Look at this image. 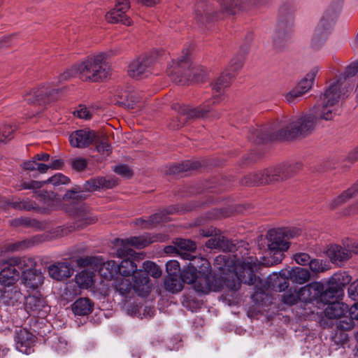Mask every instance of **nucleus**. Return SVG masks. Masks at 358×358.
I'll use <instances>...</instances> for the list:
<instances>
[{
  "mask_svg": "<svg viewBox=\"0 0 358 358\" xmlns=\"http://www.w3.org/2000/svg\"><path fill=\"white\" fill-rule=\"evenodd\" d=\"M243 63V57L239 56L233 58L230 61L225 71L222 73L220 76L213 84V91L220 94L214 95L211 99L208 100L202 106L196 108H190L187 106L180 105L179 103H173L171 105V108L176 110L179 116L176 120H173L169 123V127L173 130L178 129L185 124L187 120L207 117L208 113L211 110L210 106L221 101V93L229 87L231 78L242 68Z\"/></svg>",
  "mask_w": 358,
  "mask_h": 358,
  "instance_id": "nucleus-1",
  "label": "nucleus"
},
{
  "mask_svg": "<svg viewBox=\"0 0 358 358\" xmlns=\"http://www.w3.org/2000/svg\"><path fill=\"white\" fill-rule=\"evenodd\" d=\"M317 121L313 113L306 114L292 122L284 117L271 127L252 129L249 138L255 143L259 144L272 141L292 140L297 137H305L313 131Z\"/></svg>",
  "mask_w": 358,
  "mask_h": 358,
  "instance_id": "nucleus-2",
  "label": "nucleus"
},
{
  "mask_svg": "<svg viewBox=\"0 0 358 358\" xmlns=\"http://www.w3.org/2000/svg\"><path fill=\"white\" fill-rule=\"evenodd\" d=\"M106 59V54L104 52L89 55L79 63L66 69L61 75V79L66 80L78 76L85 81H100L107 78L108 75L105 64Z\"/></svg>",
  "mask_w": 358,
  "mask_h": 358,
  "instance_id": "nucleus-3",
  "label": "nucleus"
},
{
  "mask_svg": "<svg viewBox=\"0 0 358 358\" xmlns=\"http://www.w3.org/2000/svg\"><path fill=\"white\" fill-rule=\"evenodd\" d=\"M216 10L209 0H196L194 13L198 23L203 24L211 19L224 20L228 16L237 14L242 8V0H216Z\"/></svg>",
  "mask_w": 358,
  "mask_h": 358,
  "instance_id": "nucleus-4",
  "label": "nucleus"
},
{
  "mask_svg": "<svg viewBox=\"0 0 358 358\" xmlns=\"http://www.w3.org/2000/svg\"><path fill=\"white\" fill-rule=\"evenodd\" d=\"M151 241L147 236L143 235L139 236H131L127 238H117L115 243L120 246L117 250V255L123 259L118 265V272L122 276L128 277L133 275L137 269V264L134 262L136 253L130 246L137 248H143L150 245Z\"/></svg>",
  "mask_w": 358,
  "mask_h": 358,
  "instance_id": "nucleus-5",
  "label": "nucleus"
},
{
  "mask_svg": "<svg viewBox=\"0 0 358 358\" xmlns=\"http://www.w3.org/2000/svg\"><path fill=\"white\" fill-rule=\"evenodd\" d=\"M301 164H283L276 167L266 169L263 171L248 176L247 184L249 185H266L271 182L282 180L291 177L300 169Z\"/></svg>",
  "mask_w": 358,
  "mask_h": 358,
  "instance_id": "nucleus-6",
  "label": "nucleus"
},
{
  "mask_svg": "<svg viewBox=\"0 0 358 358\" xmlns=\"http://www.w3.org/2000/svg\"><path fill=\"white\" fill-rule=\"evenodd\" d=\"M189 67L187 62V54L178 58L177 61H173V64L168 68V75L171 79L180 84H185L183 80V76L187 77V81L203 82L206 78V72L203 69L192 67L186 69Z\"/></svg>",
  "mask_w": 358,
  "mask_h": 358,
  "instance_id": "nucleus-7",
  "label": "nucleus"
},
{
  "mask_svg": "<svg viewBox=\"0 0 358 358\" xmlns=\"http://www.w3.org/2000/svg\"><path fill=\"white\" fill-rule=\"evenodd\" d=\"M268 261L264 264L273 266L282 262L284 252L289 247V242L285 239L284 234L276 229L269 230L268 235Z\"/></svg>",
  "mask_w": 358,
  "mask_h": 358,
  "instance_id": "nucleus-8",
  "label": "nucleus"
},
{
  "mask_svg": "<svg viewBox=\"0 0 358 358\" xmlns=\"http://www.w3.org/2000/svg\"><path fill=\"white\" fill-rule=\"evenodd\" d=\"M117 185V181L111 178H94L85 181L83 189L79 187L73 190H68L64 197L69 199L83 200L88 196L86 192H95L101 189H112Z\"/></svg>",
  "mask_w": 358,
  "mask_h": 358,
  "instance_id": "nucleus-9",
  "label": "nucleus"
},
{
  "mask_svg": "<svg viewBox=\"0 0 358 358\" xmlns=\"http://www.w3.org/2000/svg\"><path fill=\"white\" fill-rule=\"evenodd\" d=\"M257 266V264L252 260V257L242 261L236 268V277L239 282L228 280L226 284L227 287L233 291H237L240 288L241 282L248 285H255L257 280L255 273Z\"/></svg>",
  "mask_w": 358,
  "mask_h": 358,
  "instance_id": "nucleus-10",
  "label": "nucleus"
},
{
  "mask_svg": "<svg viewBox=\"0 0 358 358\" xmlns=\"http://www.w3.org/2000/svg\"><path fill=\"white\" fill-rule=\"evenodd\" d=\"M22 266L20 273L22 279L26 285L30 288L36 289L43 283V277L40 269H37L36 262L31 257H21Z\"/></svg>",
  "mask_w": 358,
  "mask_h": 358,
  "instance_id": "nucleus-11",
  "label": "nucleus"
},
{
  "mask_svg": "<svg viewBox=\"0 0 358 358\" xmlns=\"http://www.w3.org/2000/svg\"><path fill=\"white\" fill-rule=\"evenodd\" d=\"M348 248L338 245H332L327 250V255L331 259V262L340 265L343 262L348 260L352 253L358 254V243L353 241L351 244L347 245Z\"/></svg>",
  "mask_w": 358,
  "mask_h": 358,
  "instance_id": "nucleus-12",
  "label": "nucleus"
},
{
  "mask_svg": "<svg viewBox=\"0 0 358 358\" xmlns=\"http://www.w3.org/2000/svg\"><path fill=\"white\" fill-rule=\"evenodd\" d=\"M24 262V261H22ZM8 266L0 271V285L9 287L15 283L20 273L21 257H12L8 261Z\"/></svg>",
  "mask_w": 358,
  "mask_h": 358,
  "instance_id": "nucleus-13",
  "label": "nucleus"
},
{
  "mask_svg": "<svg viewBox=\"0 0 358 358\" xmlns=\"http://www.w3.org/2000/svg\"><path fill=\"white\" fill-rule=\"evenodd\" d=\"M130 8L129 0H116L115 8L106 14V20L109 23H121L129 26L131 20L126 15Z\"/></svg>",
  "mask_w": 358,
  "mask_h": 358,
  "instance_id": "nucleus-14",
  "label": "nucleus"
},
{
  "mask_svg": "<svg viewBox=\"0 0 358 358\" xmlns=\"http://www.w3.org/2000/svg\"><path fill=\"white\" fill-rule=\"evenodd\" d=\"M15 347L20 352L29 355L34 352V346L37 338L27 329L17 327L15 331Z\"/></svg>",
  "mask_w": 358,
  "mask_h": 358,
  "instance_id": "nucleus-15",
  "label": "nucleus"
},
{
  "mask_svg": "<svg viewBox=\"0 0 358 358\" xmlns=\"http://www.w3.org/2000/svg\"><path fill=\"white\" fill-rule=\"evenodd\" d=\"M96 137L95 133L90 129H80L69 136V141L74 148H83L89 146Z\"/></svg>",
  "mask_w": 358,
  "mask_h": 358,
  "instance_id": "nucleus-16",
  "label": "nucleus"
},
{
  "mask_svg": "<svg viewBox=\"0 0 358 358\" xmlns=\"http://www.w3.org/2000/svg\"><path fill=\"white\" fill-rule=\"evenodd\" d=\"M343 83H341V78L331 84L320 96V102L328 103L331 106H338V102L341 99V88Z\"/></svg>",
  "mask_w": 358,
  "mask_h": 358,
  "instance_id": "nucleus-17",
  "label": "nucleus"
},
{
  "mask_svg": "<svg viewBox=\"0 0 358 358\" xmlns=\"http://www.w3.org/2000/svg\"><path fill=\"white\" fill-rule=\"evenodd\" d=\"M322 291L321 282L309 283L298 291L299 300L305 303H311L315 300L319 301V294Z\"/></svg>",
  "mask_w": 358,
  "mask_h": 358,
  "instance_id": "nucleus-18",
  "label": "nucleus"
},
{
  "mask_svg": "<svg viewBox=\"0 0 358 358\" xmlns=\"http://www.w3.org/2000/svg\"><path fill=\"white\" fill-rule=\"evenodd\" d=\"M279 275L284 279H289L292 282L299 285L307 282L310 278V271L307 268L298 266L289 271L281 270Z\"/></svg>",
  "mask_w": 358,
  "mask_h": 358,
  "instance_id": "nucleus-19",
  "label": "nucleus"
},
{
  "mask_svg": "<svg viewBox=\"0 0 358 358\" xmlns=\"http://www.w3.org/2000/svg\"><path fill=\"white\" fill-rule=\"evenodd\" d=\"M198 280L196 281V283L194 285V289L196 292L202 293V294H208L211 291H217L218 290L216 285L214 284V282L216 281V279L211 274V270L205 273H199Z\"/></svg>",
  "mask_w": 358,
  "mask_h": 358,
  "instance_id": "nucleus-20",
  "label": "nucleus"
},
{
  "mask_svg": "<svg viewBox=\"0 0 358 358\" xmlns=\"http://www.w3.org/2000/svg\"><path fill=\"white\" fill-rule=\"evenodd\" d=\"M181 257L189 260L187 267L198 271L199 273L206 274V272L211 270L210 264L206 258L193 255L190 252H182Z\"/></svg>",
  "mask_w": 358,
  "mask_h": 358,
  "instance_id": "nucleus-21",
  "label": "nucleus"
},
{
  "mask_svg": "<svg viewBox=\"0 0 358 358\" xmlns=\"http://www.w3.org/2000/svg\"><path fill=\"white\" fill-rule=\"evenodd\" d=\"M50 276L57 280H62L72 275L73 269L70 263L58 262L48 267Z\"/></svg>",
  "mask_w": 358,
  "mask_h": 358,
  "instance_id": "nucleus-22",
  "label": "nucleus"
},
{
  "mask_svg": "<svg viewBox=\"0 0 358 358\" xmlns=\"http://www.w3.org/2000/svg\"><path fill=\"white\" fill-rule=\"evenodd\" d=\"M134 284L133 287L135 292L139 296H145L148 294L149 290V276L143 270L139 269L133 274Z\"/></svg>",
  "mask_w": 358,
  "mask_h": 358,
  "instance_id": "nucleus-23",
  "label": "nucleus"
},
{
  "mask_svg": "<svg viewBox=\"0 0 358 358\" xmlns=\"http://www.w3.org/2000/svg\"><path fill=\"white\" fill-rule=\"evenodd\" d=\"M153 64L151 57L138 59L131 62L129 66V76L136 78L145 74Z\"/></svg>",
  "mask_w": 358,
  "mask_h": 358,
  "instance_id": "nucleus-24",
  "label": "nucleus"
},
{
  "mask_svg": "<svg viewBox=\"0 0 358 358\" xmlns=\"http://www.w3.org/2000/svg\"><path fill=\"white\" fill-rule=\"evenodd\" d=\"M338 106L320 102L314 107L313 114L317 120H331L338 115Z\"/></svg>",
  "mask_w": 358,
  "mask_h": 358,
  "instance_id": "nucleus-25",
  "label": "nucleus"
},
{
  "mask_svg": "<svg viewBox=\"0 0 358 358\" xmlns=\"http://www.w3.org/2000/svg\"><path fill=\"white\" fill-rule=\"evenodd\" d=\"M358 194V180L353 184L350 188L343 191L338 196L333 199L330 203L329 207L331 209H335L341 205L345 203L350 199L356 196Z\"/></svg>",
  "mask_w": 358,
  "mask_h": 358,
  "instance_id": "nucleus-26",
  "label": "nucleus"
},
{
  "mask_svg": "<svg viewBox=\"0 0 358 358\" xmlns=\"http://www.w3.org/2000/svg\"><path fill=\"white\" fill-rule=\"evenodd\" d=\"M26 308L38 317L44 318L45 299L43 297L36 295L29 296L26 303Z\"/></svg>",
  "mask_w": 358,
  "mask_h": 358,
  "instance_id": "nucleus-27",
  "label": "nucleus"
},
{
  "mask_svg": "<svg viewBox=\"0 0 358 358\" xmlns=\"http://www.w3.org/2000/svg\"><path fill=\"white\" fill-rule=\"evenodd\" d=\"M348 306L346 304L333 301L327 304L324 313L325 316L329 319H339L348 312Z\"/></svg>",
  "mask_w": 358,
  "mask_h": 358,
  "instance_id": "nucleus-28",
  "label": "nucleus"
},
{
  "mask_svg": "<svg viewBox=\"0 0 358 358\" xmlns=\"http://www.w3.org/2000/svg\"><path fill=\"white\" fill-rule=\"evenodd\" d=\"M94 303L88 298H79L73 303L72 310L77 315H87L93 310Z\"/></svg>",
  "mask_w": 358,
  "mask_h": 358,
  "instance_id": "nucleus-29",
  "label": "nucleus"
},
{
  "mask_svg": "<svg viewBox=\"0 0 358 358\" xmlns=\"http://www.w3.org/2000/svg\"><path fill=\"white\" fill-rule=\"evenodd\" d=\"M339 292L340 290L331 285L329 281L326 287L322 283V291L319 294V301L327 305L333 301H336Z\"/></svg>",
  "mask_w": 358,
  "mask_h": 358,
  "instance_id": "nucleus-30",
  "label": "nucleus"
},
{
  "mask_svg": "<svg viewBox=\"0 0 358 358\" xmlns=\"http://www.w3.org/2000/svg\"><path fill=\"white\" fill-rule=\"evenodd\" d=\"M201 166V163L198 161L187 160L182 163L171 165L169 168V173L171 174H178L188 171L196 170Z\"/></svg>",
  "mask_w": 358,
  "mask_h": 358,
  "instance_id": "nucleus-31",
  "label": "nucleus"
},
{
  "mask_svg": "<svg viewBox=\"0 0 358 358\" xmlns=\"http://www.w3.org/2000/svg\"><path fill=\"white\" fill-rule=\"evenodd\" d=\"M76 284L80 289H88L94 282V273L87 270L78 272L75 276Z\"/></svg>",
  "mask_w": 358,
  "mask_h": 358,
  "instance_id": "nucleus-32",
  "label": "nucleus"
},
{
  "mask_svg": "<svg viewBox=\"0 0 358 358\" xmlns=\"http://www.w3.org/2000/svg\"><path fill=\"white\" fill-rule=\"evenodd\" d=\"M183 283L181 275H167L164 280V287L172 293H176L182 290Z\"/></svg>",
  "mask_w": 358,
  "mask_h": 358,
  "instance_id": "nucleus-33",
  "label": "nucleus"
},
{
  "mask_svg": "<svg viewBox=\"0 0 358 358\" xmlns=\"http://www.w3.org/2000/svg\"><path fill=\"white\" fill-rule=\"evenodd\" d=\"M334 24L333 19L323 17L315 30V38L324 39L329 34V30Z\"/></svg>",
  "mask_w": 358,
  "mask_h": 358,
  "instance_id": "nucleus-34",
  "label": "nucleus"
},
{
  "mask_svg": "<svg viewBox=\"0 0 358 358\" xmlns=\"http://www.w3.org/2000/svg\"><path fill=\"white\" fill-rule=\"evenodd\" d=\"M351 280V275L348 272L343 271L334 273L329 281L341 291L344 287L350 284Z\"/></svg>",
  "mask_w": 358,
  "mask_h": 358,
  "instance_id": "nucleus-35",
  "label": "nucleus"
},
{
  "mask_svg": "<svg viewBox=\"0 0 358 358\" xmlns=\"http://www.w3.org/2000/svg\"><path fill=\"white\" fill-rule=\"evenodd\" d=\"M45 185V181L31 180L29 182H22L20 184L21 189H32L34 193V196L41 201H45V193L43 191H38Z\"/></svg>",
  "mask_w": 358,
  "mask_h": 358,
  "instance_id": "nucleus-36",
  "label": "nucleus"
},
{
  "mask_svg": "<svg viewBox=\"0 0 358 358\" xmlns=\"http://www.w3.org/2000/svg\"><path fill=\"white\" fill-rule=\"evenodd\" d=\"M99 272L105 279L110 280L119 274L118 265L114 260H108L102 264Z\"/></svg>",
  "mask_w": 358,
  "mask_h": 358,
  "instance_id": "nucleus-37",
  "label": "nucleus"
},
{
  "mask_svg": "<svg viewBox=\"0 0 358 358\" xmlns=\"http://www.w3.org/2000/svg\"><path fill=\"white\" fill-rule=\"evenodd\" d=\"M51 348L58 354L64 355L69 351L67 341L62 336L54 335L49 338Z\"/></svg>",
  "mask_w": 358,
  "mask_h": 358,
  "instance_id": "nucleus-38",
  "label": "nucleus"
},
{
  "mask_svg": "<svg viewBox=\"0 0 358 358\" xmlns=\"http://www.w3.org/2000/svg\"><path fill=\"white\" fill-rule=\"evenodd\" d=\"M170 213H171L170 211L166 213L164 211L158 212L150 215L147 220L140 219V221L145 227H152L157 224L166 222L168 219L167 215Z\"/></svg>",
  "mask_w": 358,
  "mask_h": 358,
  "instance_id": "nucleus-39",
  "label": "nucleus"
},
{
  "mask_svg": "<svg viewBox=\"0 0 358 358\" xmlns=\"http://www.w3.org/2000/svg\"><path fill=\"white\" fill-rule=\"evenodd\" d=\"M2 297L5 303L9 306H14L18 303H20L23 296L17 287H13L5 291Z\"/></svg>",
  "mask_w": 358,
  "mask_h": 358,
  "instance_id": "nucleus-40",
  "label": "nucleus"
},
{
  "mask_svg": "<svg viewBox=\"0 0 358 358\" xmlns=\"http://www.w3.org/2000/svg\"><path fill=\"white\" fill-rule=\"evenodd\" d=\"M318 72L317 67H315L308 72L304 78H303L296 85L300 89L302 90V92L306 93L313 87L315 76Z\"/></svg>",
  "mask_w": 358,
  "mask_h": 358,
  "instance_id": "nucleus-41",
  "label": "nucleus"
},
{
  "mask_svg": "<svg viewBox=\"0 0 358 358\" xmlns=\"http://www.w3.org/2000/svg\"><path fill=\"white\" fill-rule=\"evenodd\" d=\"M115 288L120 295L127 297L134 289L133 285L129 279L124 278H117L115 282Z\"/></svg>",
  "mask_w": 358,
  "mask_h": 358,
  "instance_id": "nucleus-42",
  "label": "nucleus"
},
{
  "mask_svg": "<svg viewBox=\"0 0 358 358\" xmlns=\"http://www.w3.org/2000/svg\"><path fill=\"white\" fill-rule=\"evenodd\" d=\"M174 243L178 249L181 250L180 255L182 252H190L192 254L196 249V243L189 239L176 238Z\"/></svg>",
  "mask_w": 358,
  "mask_h": 358,
  "instance_id": "nucleus-43",
  "label": "nucleus"
},
{
  "mask_svg": "<svg viewBox=\"0 0 358 358\" xmlns=\"http://www.w3.org/2000/svg\"><path fill=\"white\" fill-rule=\"evenodd\" d=\"M6 203L8 206L11 207L12 208L20 210H36L37 211H39L41 210L40 208L36 206V203H33L29 200H22L20 201H7Z\"/></svg>",
  "mask_w": 358,
  "mask_h": 358,
  "instance_id": "nucleus-44",
  "label": "nucleus"
},
{
  "mask_svg": "<svg viewBox=\"0 0 358 358\" xmlns=\"http://www.w3.org/2000/svg\"><path fill=\"white\" fill-rule=\"evenodd\" d=\"M355 326V320L350 314L348 316L343 315L336 321V328L338 331H350Z\"/></svg>",
  "mask_w": 358,
  "mask_h": 358,
  "instance_id": "nucleus-45",
  "label": "nucleus"
},
{
  "mask_svg": "<svg viewBox=\"0 0 358 358\" xmlns=\"http://www.w3.org/2000/svg\"><path fill=\"white\" fill-rule=\"evenodd\" d=\"M70 182V179L63 175L62 173H57L50 177L46 180V187L48 188V185H52L53 187H59L63 185H67Z\"/></svg>",
  "mask_w": 358,
  "mask_h": 358,
  "instance_id": "nucleus-46",
  "label": "nucleus"
},
{
  "mask_svg": "<svg viewBox=\"0 0 358 358\" xmlns=\"http://www.w3.org/2000/svg\"><path fill=\"white\" fill-rule=\"evenodd\" d=\"M143 271L145 272L148 275H150L155 278H158L162 275V271L159 267L154 262L150 261H145L143 263Z\"/></svg>",
  "mask_w": 358,
  "mask_h": 358,
  "instance_id": "nucleus-47",
  "label": "nucleus"
},
{
  "mask_svg": "<svg viewBox=\"0 0 358 358\" xmlns=\"http://www.w3.org/2000/svg\"><path fill=\"white\" fill-rule=\"evenodd\" d=\"M181 275L184 283L195 284L196 281L198 280L199 274L198 271L187 267L183 268Z\"/></svg>",
  "mask_w": 358,
  "mask_h": 358,
  "instance_id": "nucleus-48",
  "label": "nucleus"
},
{
  "mask_svg": "<svg viewBox=\"0 0 358 358\" xmlns=\"http://www.w3.org/2000/svg\"><path fill=\"white\" fill-rule=\"evenodd\" d=\"M26 100L28 103L32 104H43L45 103V92L43 89H40L30 93L27 95Z\"/></svg>",
  "mask_w": 358,
  "mask_h": 358,
  "instance_id": "nucleus-49",
  "label": "nucleus"
},
{
  "mask_svg": "<svg viewBox=\"0 0 358 358\" xmlns=\"http://www.w3.org/2000/svg\"><path fill=\"white\" fill-rule=\"evenodd\" d=\"M39 222L34 220V219H30L29 217H21L18 218H15L13 220L10 222V224L13 227H20V226H24V227H38Z\"/></svg>",
  "mask_w": 358,
  "mask_h": 358,
  "instance_id": "nucleus-50",
  "label": "nucleus"
},
{
  "mask_svg": "<svg viewBox=\"0 0 358 358\" xmlns=\"http://www.w3.org/2000/svg\"><path fill=\"white\" fill-rule=\"evenodd\" d=\"M80 288L72 282H69L64 289V297L67 301H72L76 296L80 294Z\"/></svg>",
  "mask_w": 358,
  "mask_h": 358,
  "instance_id": "nucleus-51",
  "label": "nucleus"
},
{
  "mask_svg": "<svg viewBox=\"0 0 358 358\" xmlns=\"http://www.w3.org/2000/svg\"><path fill=\"white\" fill-rule=\"evenodd\" d=\"M21 166L27 171H38L40 173H45V163H38L32 159L24 162Z\"/></svg>",
  "mask_w": 358,
  "mask_h": 358,
  "instance_id": "nucleus-52",
  "label": "nucleus"
},
{
  "mask_svg": "<svg viewBox=\"0 0 358 358\" xmlns=\"http://www.w3.org/2000/svg\"><path fill=\"white\" fill-rule=\"evenodd\" d=\"M305 92H302V90L300 89L297 85L288 92L285 97V100L289 103H293L299 101L301 97L305 94Z\"/></svg>",
  "mask_w": 358,
  "mask_h": 358,
  "instance_id": "nucleus-53",
  "label": "nucleus"
},
{
  "mask_svg": "<svg viewBox=\"0 0 358 358\" xmlns=\"http://www.w3.org/2000/svg\"><path fill=\"white\" fill-rule=\"evenodd\" d=\"M167 275H181L180 264L177 260H169L166 264Z\"/></svg>",
  "mask_w": 358,
  "mask_h": 358,
  "instance_id": "nucleus-54",
  "label": "nucleus"
},
{
  "mask_svg": "<svg viewBox=\"0 0 358 358\" xmlns=\"http://www.w3.org/2000/svg\"><path fill=\"white\" fill-rule=\"evenodd\" d=\"M219 250L226 252H232L236 250V245L231 241L222 236Z\"/></svg>",
  "mask_w": 358,
  "mask_h": 358,
  "instance_id": "nucleus-55",
  "label": "nucleus"
},
{
  "mask_svg": "<svg viewBox=\"0 0 358 358\" xmlns=\"http://www.w3.org/2000/svg\"><path fill=\"white\" fill-rule=\"evenodd\" d=\"M96 220V218L90 217L88 215L85 213L81 215H78L76 226L77 228H83L88 224L95 222Z\"/></svg>",
  "mask_w": 358,
  "mask_h": 358,
  "instance_id": "nucleus-56",
  "label": "nucleus"
},
{
  "mask_svg": "<svg viewBox=\"0 0 358 358\" xmlns=\"http://www.w3.org/2000/svg\"><path fill=\"white\" fill-rule=\"evenodd\" d=\"M358 72V61L351 63L345 69V72L341 76V80L353 77Z\"/></svg>",
  "mask_w": 358,
  "mask_h": 358,
  "instance_id": "nucleus-57",
  "label": "nucleus"
},
{
  "mask_svg": "<svg viewBox=\"0 0 358 358\" xmlns=\"http://www.w3.org/2000/svg\"><path fill=\"white\" fill-rule=\"evenodd\" d=\"M113 171L118 175L130 178L132 176V172L129 167L125 164L115 166Z\"/></svg>",
  "mask_w": 358,
  "mask_h": 358,
  "instance_id": "nucleus-58",
  "label": "nucleus"
},
{
  "mask_svg": "<svg viewBox=\"0 0 358 358\" xmlns=\"http://www.w3.org/2000/svg\"><path fill=\"white\" fill-rule=\"evenodd\" d=\"M293 258L298 264L302 266L308 265L311 260L310 256L306 252L296 253Z\"/></svg>",
  "mask_w": 358,
  "mask_h": 358,
  "instance_id": "nucleus-59",
  "label": "nucleus"
},
{
  "mask_svg": "<svg viewBox=\"0 0 358 358\" xmlns=\"http://www.w3.org/2000/svg\"><path fill=\"white\" fill-rule=\"evenodd\" d=\"M310 268L315 273H321L325 271V266L322 263V260L317 259H313L310 260L309 263Z\"/></svg>",
  "mask_w": 358,
  "mask_h": 358,
  "instance_id": "nucleus-60",
  "label": "nucleus"
},
{
  "mask_svg": "<svg viewBox=\"0 0 358 358\" xmlns=\"http://www.w3.org/2000/svg\"><path fill=\"white\" fill-rule=\"evenodd\" d=\"M15 36H4L0 38V50L9 48L15 44Z\"/></svg>",
  "mask_w": 358,
  "mask_h": 358,
  "instance_id": "nucleus-61",
  "label": "nucleus"
},
{
  "mask_svg": "<svg viewBox=\"0 0 358 358\" xmlns=\"http://www.w3.org/2000/svg\"><path fill=\"white\" fill-rule=\"evenodd\" d=\"M298 301V292L296 294L287 293L283 294L282 296V303L289 306H292L296 303Z\"/></svg>",
  "mask_w": 358,
  "mask_h": 358,
  "instance_id": "nucleus-62",
  "label": "nucleus"
},
{
  "mask_svg": "<svg viewBox=\"0 0 358 358\" xmlns=\"http://www.w3.org/2000/svg\"><path fill=\"white\" fill-rule=\"evenodd\" d=\"M96 150L99 153L104 154L106 152L108 154L111 150V145L106 138H103L97 143Z\"/></svg>",
  "mask_w": 358,
  "mask_h": 358,
  "instance_id": "nucleus-63",
  "label": "nucleus"
},
{
  "mask_svg": "<svg viewBox=\"0 0 358 358\" xmlns=\"http://www.w3.org/2000/svg\"><path fill=\"white\" fill-rule=\"evenodd\" d=\"M348 292L352 300H358V279L350 285Z\"/></svg>",
  "mask_w": 358,
  "mask_h": 358,
  "instance_id": "nucleus-64",
  "label": "nucleus"
}]
</instances>
